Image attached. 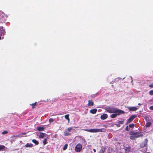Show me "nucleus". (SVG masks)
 I'll list each match as a JSON object with an SVG mask.
<instances>
[{"label": "nucleus", "mask_w": 153, "mask_h": 153, "mask_svg": "<svg viewBox=\"0 0 153 153\" xmlns=\"http://www.w3.org/2000/svg\"><path fill=\"white\" fill-rule=\"evenodd\" d=\"M36 103L35 102V103L32 104L30 105H32L33 108H34L35 106L36 105Z\"/></svg>", "instance_id": "nucleus-29"}, {"label": "nucleus", "mask_w": 153, "mask_h": 153, "mask_svg": "<svg viewBox=\"0 0 153 153\" xmlns=\"http://www.w3.org/2000/svg\"><path fill=\"white\" fill-rule=\"evenodd\" d=\"M32 141L33 143H34L36 145H38L39 144V142L36 140L33 139L32 140Z\"/></svg>", "instance_id": "nucleus-17"}, {"label": "nucleus", "mask_w": 153, "mask_h": 153, "mask_svg": "<svg viewBox=\"0 0 153 153\" xmlns=\"http://www.w3.org/2000/svg\"><path fill=\"white\" fill-rule=\"evenodd\" d=\"M149 86L150 88H153V83H152L151 84H150L149 85Z\"/></svg>", "instance_id": "nucleus-32"}, {"label": "nucleus", "mask_w": 153, "mask_h": 153, "mask_svg": "<svg viewBox=\"0 0 153 153\" xmlns=\"http://www.w3.org/2000/svg\"><path fill=\"white\" fill-rule=\"evenodd\" d=\"M106 110L108 112L113 113H124V111L117 109V108H107Z\"/></svg>", "instance_id": "nucleus-1"}, {"label": "nucleus", "mask_w": 153, "mask_h": 153, "mask_svg": "<svg viewBox=\"0 0 153 153\" xmlns=\"http://www.w3.org/2000/svg\"><path fill=\"white\" fill-rule=\"evenodd\" d=\"M134 125L133 124H130L129 126V127L131 128H133L134 126Z\"/></svg>", "instance_id": "nucleus-26"}, {"label": "nucleus", "mask_w": 153, "mask_h": 153, "mask_svg": "<svg viewBox=\"0 0 153 153\" xmlns=\"http://www.w3.org/2000/svg\"><path fill=\"white\" fill-rule=\"evenodd\" d=\"M14 140H10V142L11 143H12L14 141Z\"/></svg>", "instance_id": "nucleus-35"}, {"label": "nucleus", "mask_w": 153, "mask_h": 153, "mask_svg": "<svg viewBox=\"0 0 153 153\" xmlns=\"http://www.w3.org/2000/svg\"><path fill=\"white\" fill-rule=\"evenodd\" d=\"M33 146V145L31 143H27L25 145V147L26 148L30 147L31 148Z\"/></svg>", "instance_id": "nucleus-12"}, {"label": "nucleus", "mask_w": 153, "mask_h": 153, "mask_svg": "<svg viewBox=\"0 0 153 153\" xmlns=\"http://www.w3.org/2000/svg\"><path fill=\"white\" fill-rule=\"evenodd\" d=\"M46 135V134L45 133L40 132L39 133V137L40 138H43Z\"/></svg>", "instance_id": "nucleus-9"}, {"label": "nucleus", "mask_w": 153, "mask_h": 153, "mask_svg": "<svg viewBox=\"0 0 153 153\" xmlns=\"http://www.w3.org/2000/svg\"><path fill=\"white\" fill-rule=\"evenodd\" d=\"M37 128V129L39 131H43L44 129V128L41 127H38Z\"/></svg>", "instance_id": "nucleus-15"}, {"label": "nucleus", "mask_w": 153, "mask_h": 153, "mask_svg": "<svg viewBox=\"0 0 153 153\" xmlns=\"http://www.w3.org/2000/svg\"><path fill=\"white\" fill-rule=\"evenodd\" d=\"M117 115V113L113 114L111 115V117L112 118H115Z\"/></svg>", "instance_id": "nucleus-19"}, {"label": "nucleus", "mask_w": 153, "mask_h": 153, "mask_svg": "<svg viewBox=\"0 0 153 153\" xmlns=\"http://www.w3.org/2000/svg\"><path fill=\"white\" fill-rule=\"evenodd\" d=\"M69 114H66V115H65V118L68 120V122H69V121H70V119L69 117Z\"/></svg>", "instance_id": "nucleus-18"}, {"label": "nucleus", "mask_w": 153, "mask_h": 153, "mask_svg": "<svg viewBox=\"0 0 153 153\" xmlns=\"http://www.w3.org/2000/svg\"><path fill=\"white\" fill-rule=\"evenodd\" d=\"M149 108L151 110H153V106H151Z\"/></svg>", "instance_id": "nucleus-34"}, {"label": "nucleus", "mask_w": 153, "mask_h": 153, "mask_svg": "<svg viewBox=\"0 0 153 153\" xmlns=\"http://www.w3.org/2000/svg\"><path fill=\"white\" fill-rule=\"evenodd\" d=\"M26 134V133H22V134H19L16 135V136H15V135L11 137L13 138V137H23V135Z\"/></svg>", "instance_id": "nucleus-8"}, {"label": "nucleus", "mask_w": 153, "mask_h": 153, "mask_svg": "<svg viewBox=\"0 0 153 153\" xmlns=\"http://www.w3.org/2000/svg\"><path fill=\"white\" fill-rule=\"evenodd\" d=\"M126 130L127 131H128L129 130V128L128 126H127L126 128Z\"/></svg>", "instance_id": "nucleus-33"}, {"label": "nucleus", "mask_w": 153, "mask_h": 153, "mask_svg": "<svg viewBox=\"0 0 153 153\" xmlns=\"http://www.w3.org/2000/svg\"><path fill=\"white\" fill-rule=\"evenodd\" d=\"M82 149V146L81 144L79 143L75 147V150L77 152H79Z\"/></svg>", "instance_id": "nucleus-6"}, {"label": "nucleus", "mask_w": 153, "mask_h": 153, "mask_svg": "<svg viewBox=\"0 0 153 153\" xmlns=\"http://www.w3.org/2000/svg\"><path fill=\"white\" fill-rule=\"evenodd\" d=\"M74 130L73 129L72 127H70L66 129L64 132V134L65 136H67L70 135L71 134L70 132Z\"/></svg>", "instance_id": "nucleus-4"}, {"label": "nucleus", "mask_w": 153, "mask_h": 153, "mask_svg": "<svg viewBox=\"0 0 153 153\" xmlns=\"http://www.w3.org/2000/svg\"><path fill=\"white\" fill-rule=\"evenodd\" d=\"M130 134L131 135L130 138L131 140H134L137 138L142 137L143 135L141 133L138 132H134V131L130 133Z\"/></svg>", "instance_id": "nucleus-2"}, {"label": "nucleus", "mask_w": 153, "mask_h": 153, "mask_svg": "<svg viewBox=\"0 0 153 153\" xmlns=\"http://www.w3.org/2000/svg\"><path fill=\"white\" fill-rule=\"evenodd\" d=\"M67 147H68V144H65L64 146L63 147V150H65L67 148Z\"/></svg>", "instance_id": "nucleus-23"}, {"label": "nucleus", "mask_w": 153, "mask_h": 153, "mask_svg": "<svg viewBox=\"0 0 153 153\" xmlns=\"http://www.w3.org/2000/svg\"><path fill=\"white\" fill-rule=\"evenodd\" d=\"M47 140V139H45L44 140V141H43V143L44 145H45V144H46Z\"/></svg>", "instance_id": "nucleus-27"}, {"label": "nucleus", "mask_w": 153, "mask_h": 153, "mask_svg": "<svg viewBox=\"0 0 153 153\" xmlns=\"http://www.w3.org/2000/svg\"><path fill=\"white\" fill-rule=\"evenodd\" d=\"M53 119L51 118L49 120V122L50 123H53Z\"/></svg>", "instance_id": "nucleus-25"}, {"label": "nucleus", "mask_w": 153, "mask_h": 153, "mask_svg": "<svg viewBox=\"0 0 153 153\" xmlns=\"http://www.w3.org/2000/svg\"><path fill=\"white\" fill-rule=\"evenodd\" d=\"M93 150L94 152H96V150L95 149H93Z\"/></svg>", "instance_id": "nucleus-36"}, {"label": "nucleus", "mask_w": 153, "mask_h": 153, "mask_svg": "<svg viewBox=\"0 0 153 153\" xmlns=\"http://www.w3.org/2000/svg\"><path fill=\"white\" fill-rule=\"evenodd\" d=\"M118 127H119L120 126V125H117V126Z\"/></svg>", "instance_id": "nucleus-38"}, {"label": "nucleus", "mask_w": 153, "mask_h": 153, "mask_svg": "<svg viewBox=\"0 0 153 153\" xmlns=\"http://www.w3.org/2000/svg\"><path fill=\"white\" fill-rule=\"evenodd\" d=\"M149 93L151 95H153V90H151L149 92Z\"/></svg>", "instance_id": "nucleus-28"}, {"label": "nucleus", "mask_w": 153, "mask_h": 153, "mask_svg": "<svg viewBox=\"0 0 153 153\" xmlns=\"http://www.w3.org/2000/svg\"><path fill=\"white\" fill-rule=\"evenodd\" d=\"M139 107H128V108L130 111H134L137 110Z\"/></svg>", "instance_id": "nucleus-7"}, {"label": "nucleus", "mask_w": 153, "mask_h": 153, "mask_svg": "<svg viewBox=\"0 0 153 153\" xmlns=\"http://www.w3.org/2000/svg\"><path fill=\"white\" fill-rule=\"evenodd\" d=\"M5 147L3 145H0V150L4 149Z\"/></svg>", "instance_id": "nucleus-22"}, {"label": "nucleus", "mask_w": 153, "mask_h": 153, "mask_svg": "<svg viewBox=\"0 0 153 153\" xmlns=\"http://www.w3.org/2000/svg\"><path fill=\"white\" fill-rule=\"evenodd\" d=\"M84 130L92 133H96L98 132H104L105 131V130L104 128H102V129H98V128H95V129H84Z\"/></svg>", "instance_id": "nucleus-3"}, {"label": "nucleus", "mask_w": 153, "mask_h": 153, "mask_svg": "<svg viewBox=\"0 0 153 153\" xmlns=\"http://www.w3.org/2000/svg\"><path fill=\"white\" fill-rule=\"evenodd\" d=\"M151 124L152 123L151 122H149L146 123V126L147 127H150L151 125Z\"/></svg>", "instance_id": "nucleus-20"}, {"label": "nucleus", "mask_w": 153, "mask_h": 153, "mask_svg": "<svg viewBox=\"0 0 153 153\" xmlns=\"http://www.w3.org/2000/svg\"><path fill=\"white\" fill-rule=\"evenodd\" d=\"M82 140V143H85V140L84 138H82L81 139Z\"/></svg>", "instance_id": "nucleus-30"}, {"label": "nucleus", "mask_w": 153, "mask_h": 153, "mask_svg": "<svg viewBox=\"0 0 153 153\" xmlns=\"http://www.w3.org/2000/svg\"><path fill=\"white\" fill-rule=\"evenodd\" d=\"M105 151V148L102 149L100 151L99 153H104Z\"/></svg>", "instance_id": "nucleus-21"}, {"label": "nucleus", "mask_w": 153, "mask_h": 153, "mask_svg": "<svg viewBox=\"0 0 153 153\" xmlns=\"http://www.w3.org/2000/svg\"><path fill=\"white\" fill-rule=\"evenodd\" d=\"M88 106H92L94 105V102L92 100H88Z\"/></svg>", "instance_id": "nucleus-11"}, {"label": "nucleus", "mask_w": 153, "mask_h": 153, "mask_svg": "<svg viewBox=\"0 0 153 153\" xmlns=\"http://www.w3.org/2000/svg\"><path fill=\"white\" fill-rule=\"evenodd\" d=\"M124 120H123L119 121L118 122L119 123L122 124L124 123Z\"/></svg>", "instance_id": "nucleus-24"}, {"label": "nucleus", "mask_w": 153, "mask_h": 153, "mask_svg": "<svg viewBox=\"0 0 153 153\" xmlns=\"http://www.w3.org/2000/svg\"><path fill=\"white\" fill-rule=\"evenodd\" d=\"M108 117V115L106 114H104L102 115L101 116V118L102 120H105Z\"/></svg>", "instance_id": "nucleus-10"}, {"label": "nucleus", "mask_w": 153, "mask_h": 153, "mask_svg": "<svg viewBox=\"0 0 153 153\" xmlns=\"http://www.w3.org/2000/svg\"><path fill=\"white\" fill-rule=\"evenodd\" d=\"M7 131H4L2 133V134H6L7 133Z\"/></svg>", "instance_id": "nucleus-31"}, {"label": "nucleus", "mask_w": 153, "mask_h": 153, "mask_svg": "<svg viewBox=\"0 0 153 153\" xmlns=\"http://www.w3.org/2000/svg\"><path fill=\"white\" fill-rule=\"evenodd\" d=\"M131 149L130 148H126L125 149L126 153H129Z\"/></svg>", "instance_id": "nucleus-16"}, {"label": "nucleus", "mask_w": 153, "mask_h": 153, "mask_svg": "<svg viewBox=\"0 0 153 153\" xmlns=\"http://www.w3.org/2000/svg\"><path fill=\"white\" fill-rule=\"evenodd\" d=\"M136 117V116L134 115L131 116L128 120L126 124L127 125L128 123L131 122Z\"/></svg>", "instance_id": "nucleus-5"}, {"label": "nucleus", "mask_w": 153, "mask_h": 153, "mask_svg": "<svg viewBox=\"0 0 153 153\" xmlns=\"http://www.w3.org/2000/svg\"><path fill=\"white\" fill-rule=\"evenodd\" d=\"M97 111V110L96 109H91L90 110V112L92 114H95Z\"/></svg>", "instance_id": "nucleus-13"}, {"label": "nucleus", "mask_w": 153, "mask_h": 153, "mask_svg": "<svg viewBox=\"0 0 153 153\" xmlns=\"http://www.w3.org/2000/svg\"><path fill=\"white\" fill-rule=\"evenodd\" d=\"M147 142H145L143 143H142L140 145V146L141 147L143 148L144 147H145L146 145Z\"/></svg>", "instance_id": "nucleus-14"}, {"label": "nucleus", "mask_w": 153, "mask_h": 153, "mask_svg": "<svg viewBox=\"0 0 153 153\" xmlns=\"http://www.w3.org/2000/svg\"><path fill=\"white\" fill-rule=\"evenodd\" d=\"M131 82H132L133 81V80H132V77H131Z\"/></svg>", "instance_id": "nucleus-37"}, {"label": "nucleus", "mask_w": 153, "mask_h": 153, "mask_svg": "<svg viewBox=\"0 0 153 153\" xmlns=\"http://www.w3.org/2000/svg\"><path fill=\"white\" fill-rule=\"evenodd\" d=\"M138 105H141V104H140V103H138Z\"/></svg>", "instance_id": "nucleus-39"}]
</instances>
